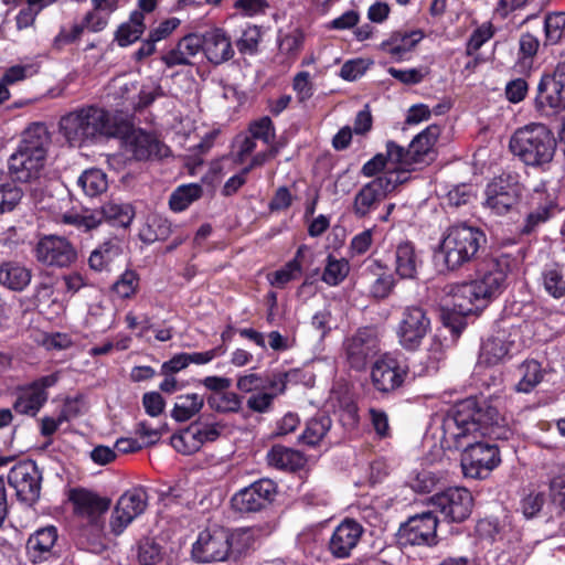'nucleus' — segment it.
<instances>
[{
    "instance_id": "nucleus-1",
    "label": "nucleus",
    "mask_w": 565,
    "mask_h": 565,
    "mask_svg": "<svg viewBox=\"0 0 565 565\" xmlns=\"http://www.w3.org/2000/svg\"><path fill=\"white\" fill-rule=\"evenodd\" d=\"M495 408H476V402L458 403L443 419L441 445L447 449H462L463 475L472 479H484L500 462V450L484 437L507 439L509 430L500 425Z\"/></svg>"
},
{
    "instance_id": "nucleus-2",
    "label": "nucleus",
    "mask_w": 565,
    "mask_h": 565,
    "mask_svg": "<svg viewBox=\"0 0 565 565\" xmlns=\"http://www.w3.org/2000/svg\"><path fill=\"white\" fill-rule=\"evenodd\" d=\"M507 278L508 266L492 260L475 280L449 287L448 296L454 309L467 316L484 308L505 289Z\"/></svg>"
},
{
    "instance_id": "nucleus-3",
    "label": "nucleus",
    "mask_w": 565,
    "mask_h": 565,
    "mask_svg": "<svg viewBox=\"0 0 565 565\" xmlns=\"http://www.w3.org/2000/svg\"><path fill=\"white\" fill-rule=\"evenodd\" d=\"M60 131L73 147H81L100 137L116 134L110 114L96 106H85L64 115L60 120Z\"/></svg>"
},
{
    "instance_id": "nucleus-4",
    "label": "nucleus",
    "mask_w": 565,
    "mask_h": 565,
    "mask_svg": "<svg viewBox=\"0 0 565 565\" xmlns=\"http://www.w3.org/2000/svg\"><path fill=\"white\" fill-rule=\"evenodd\" d=\"M509 148L524 164L543 167L554 158L556 139L545 124L530 122L512 134Z\"/></svg>"
},
{
    "instance_id": "nucleus-5",
    "label": "nucleus",
    "mask_w": 565,
    "mask_h": 565,
    "mask_svg": "<svg viewBox=\"0 0 565 565\" xmlns=\"http://www.w3.org/2000/svg\"><path fill=\"white\" fill-rule=\"evenodd\" d=\"M484 243L486 236L478 227L459 223L447 228L440 243L447 268L454 270L472 260Z\"/></svg>"
},
{
    "instance_id": "nucleus-6",
    "label": "nucleus",
    "mask_w": 565,
    "mask_h": 565,
    "mask_svg": "<svg viewBox=\"0 0 565 565\" xmlns=\"http://www.w3.org/2000/svg\"><path fill=\"white\" fill-rule=\"evenodd\" d=\"M439 134V127L431 125L418 134L412 140L407 149L398 146L394 141H387L388 160L397 163L396 172L402 177H406L407 180V174L415 170L417 164L427 161Z\"/></svg>"
},
{
    "instance_id": "nucleus-7",
    "label": "nucleus",
    "mask_w": 565,
    "mask_h": 565,
    "mask_svg": "<svg viewBox=\"0 0 565 565\" xmlns=\"http://www.w3.org/2000/svg\"><path fill=\"white\" fill-rule=\"evenodd\" d=\"M135 216V211L129 203L110 200L104 203L99 210L84 213L68 212L62 215L64 224L73 225L83 232L96 228L103 221L113 226L127 227Z\"/></svg>"
},
{
    "instance_id": "nucleus-8",
    "label": "nucleus",
    "mask_w": 565,
    "mask_h": 565,
    "mask_svg": "<svg viewBox=\"0 0 565 565\" xmlns=\"http://www.w3.org/2000/svg\"><path fill=\"white\" fill-rule=\"evenodd\" d=\"M406 181L396 170H388L365 183L354 195L352 212L358 218L367 217L398 184Z\"/></svg>"
},
{
    "instance_id": "nucleus-9",
    "label": "nucleus",
    "mask_w": 565,
    "mask_h": 565,
    "mask_svg": "<svg viewBox=\"0 0 565 565\" xmlns=\"http://www.w3.org/2000/svg\"><path fill=\"white\" fill-rule=\"evenodd\" d=\"M431 331V319L422 305H409L402 309L396 327L399 344L409 351L418 349Z\"/></svg>"
},
{
    "instance_id": "nucleus-10",
    "label": "nucleus",
    "mask_w": 565,
    "mask_h": 565,
    "mask_svg": "<svg viewBox=\"0 0 565 565\" xmlns=\"http://www.w3.org/2000/svg\"><path fill=\"white\" fill-rule=\"evenodd\" d=\"M409 374L406 359L393 353H384L375 360L371 369V382L381 393H394L401 388Z\"/></svg>"
},
{
    "instance_id": "nucleus-11",
    "label": "nucleus",
    "mask_w": 565,
    "mask_h": 565,
    "mask_svg": "<svg viewBox=\"0 0 565 565\" xmlns=\"http://www.w3.org/2000/svg\"><path fill=\"white\" fill-rule=\"evenodd\" d=\"M345 358L350 366L362 371L381 351L380 339L374 328H361L344 341Z\"/></svg>"
},
{
    "instance_id": "nucleus-12",
    "label": "nucleus",
    "mask_w": 565,
    "mask_h": 565,
    "mask_svg": "<svg viewBox=\"0 0 565 565\" xmlns=\"http://www.w3.org/2000/svg\"><path fill=\"white\" fill-rule=\"evenodd\" d=\"M8 482L20 501L31 504L40 498L42 472L35 461L22 460L10 469Z\"/></svg>"
},
{
    "instance_id": "nucleus-13",
    "label": "nucleus",
    "mask_w": 565,
    "mask_h": 565,
    "mask_svg": "<svg viewBox=\"0 0 565 565\" xmlns=\"http://www.w3.org/2000/svg\"><path fill=\"white\" fill-rule=\"evenodd\" d=\"M34 257L44 266L64 268L75 263L77 252L65 237L44 235L34 246Z\"/></svg>"
},
{
    "instance_id": "nucleus-14",
    "label": "nucleus",
    "mask_w": 565,
    "mask_h": 565,
    "mask_svg": "<svg viewBox=\"0 0 565 565\" xmlns=\"http://www.w3.org/2000/svg\"><path fill=\"white\" fill-rule=\"evenodd\" d=\"M232 546V535L223 527L204 530L193 544V557L201 563L223 562Z\"/></svg>"
},
{
    "instance_id": "nucleus-15",
    "label": "nucleus",
    "mask_w": 565,
    "mask_h": 565,
    "mask_svg": "<svg viewBox=\"0 0 565 565\" xmlns=\"http://www.w3.org/2000/svg\"><path fill=\"white\" fill-rule=\"evenodd\" d=\"M438 520L434 511L423 512L411 516L397 532L402 545H434L436 544Z\"/></svg>"
},
{
    "instance_id": "nucleus-16",
    "label": "nucleus",
    "mask_w": 565,
    "mask_h": 565,
    "mask_svg": "<svg viewBox=\"0 0 565 565\" xmlns=\"http://www.w3.org/2000/svg\"><path fill=\"white\" fill-rule=\"evenodd\" d=\"M148 494L141 487L127 490L117 501L110 519L114 534L119 535L147 508Z\"/></svg>"
},
{
    "instance_id": "nucleus-17",
    "label": "nucleus",
    "mask_w": 565,
    "mask_h": 565,
    "mask_svg": "<svg viewBox=\"0 0 565 565\" xmlns=\"http://www.w3.org/2000/svg\"><path fill=\"white\" fill-rule=\"evenodd\" d=\"M430 502L436 511L451 522L465 521L473 505L472 495L465 488H449L431 497Z\"/></svg>"
},
{
    "instance_id": "nucleus-18",
    "label": "nucleus",
    "mask_w": 565,
    "mask_h": 565,
    "mask_svg": "<svg viewBox=\"0 0 565 565\" xmlns=\"http://www.w3.org/2000/svg\"><path fill=\"white\" fill-rule=\"evenodd\" d=\"M486 205L497 214H504L518 204L522 185L511 174L500 175L487 186Z\"/></svg>"
},
{
    "instance_id": "nucleus-19",
    "label": "nucleus",
    "mask_w": 565,
    "mask_h": 565,
    "mask_svg": "<svg viewBox=\"0 0 565 565\" xmlns=\"http://www.w3.org/2000/svg\"><path fill=\"white\" fill-rule=\"evenodd\" d=\"M535 108L545 116H553L565 109V87L555 70L552 75L541 77L535 97Z\"/></svg>"
},
{
    "instance_id": "nucleus-20",
    "label": "nucleus",
    "mask_w": 565,
    "mask_h": 565,
    "mask_svg": "<svg viewBox=\"0 0 565 565\" xmlns=\"http://www.w3.org/2000/svg\"><path fill=\"white\" fill-rule=\"evenodd\" d=\"M275 493V483L269 479H260L235 493L232 505L239 512H256L266 508Z\"/></svg>"
},
{
    "instance_id": "nucleus-21",
    "label": "nucleus",
    "mask_w": 565,
    "mask_h": 565,
    "mask_svg": "<svg viewBox=\"0 0 565 565\" xmlns=\"http://www.w3.org/2000/svg\"><path fill=\"white\" fill-rule=\"evenodd\" d=\"M530 212L521 230L523 234H531L536 227L550 220L557 210L556 198L550 193L544 184L536 186L529 198Z\"/></svg>"
},
{
    "instance_id": "nucleus-22",
    "label": "nucleus",
    "mask_w": 565,
    "mask_h": 565,
    "mask_svg": "<svg viewBox=\"0 0 565 565\" xmlns=\"http://www.w3.org/2000/svg\"><path fill=\"white\" fill-rule=\"evenodd\" d=\"M363 526L355 520H343L332 532L328 548L337 558L349 557L363 535Z\"/></svg>"
},
{
    "instance_id": "nucleus-23",
    "label": "nucleus",
    "mask_w": 565,
    "mask_h": 565,
    "mask_svg": "<svg viewBox=\"0 0 565 565\" xmlns=\"http://www.w3.org/2000/svg\"><path fill=\"white\" fill-rule=\"evenodd\" d=\"M201 36L202 52L213 65H221L233 58L235 51L231 36L221 28L211 29Z\"/></svg>"
},
{
    "instance_id": "nucleus-24",
    "label": "nucleus",
    "mask_w": 565,
    "mask_h": 565,
    "mask_svg": "<svg viewBox=\"0 0 565 565\" xmlns=\"http://www.w3.org/2000/svg\"><path fill=\"white\" fill-rule=\"evenodd\" d=\"M46 158L17 149L9 158L8 166L11 177L20 182H30L42 175Z\"/></svg>"
},
{
    "instance_id": "nucleus-25",
    "label": "nucleus",
    "mask_w": 565,
    "mask_h": 565,
    "mask_svg": "<svg viewBox=\"0 0 565 565\" xmlns=\"http://www.w3.org/2000/svg\"><path fill=\"white\" fill-rule=\"evenodd\" d=\"M201 36L190 33L179 40L177 45L161 56V61L169 68L192 65L193 60L202 52Z\"/></svg>"
},
{
    "instance_id": "nucleus-26",
    "label": "nucleus",
    "mask_w": 565,
    "mask_h": 565,
    "mask_svg": "<svg viewBox=\"0 0 565 565\" xmlns=\"http://www.w3.org/2000/svg\"><path fill=\"white\" fill-rule=\"evenodd\" d=\"M511 332L499 330L483 342L480 359L488 365H494L503 361L512 351L514 340Z\"/></svg>"
},
{
    "instance_id": "nucleus-27",
    "label": "nucleus",
    "mask_w": 565,
    "mask_h": 565,
    "mask_svg": "<svg viewBox=\"0 0 565 565\" xmlns=\"http://www.w3.org/2000/svg\"><path fill=\"white\" fill-rule=\"evenodd\" d=\"M127 151L138 160L148 159L152 156H163L162 146L150 134L141 129H132L125 137Z\"/></svg>"
},
{
    "instance_id": "nucleus-28",
    "label": "nucleus",
    "mask_w": 565,
    "mask_h": 565,
    "mask_svg": "<svg viewBox=\"0 0 565 565\" xmlns=\"http://www.w3.org/2000/svg\"><path fill=\"white\" fill-rule=\"evenodd\" d=\"M70 500L73 502L77 514L89 519H95L105 513L110 505L108 499L85 489H73L70 493Z\"/></svg>"
},
{
    "instance_id": "nucleus-29",
    "label": "nucleus",
    "mask_w": 565,
    "mask_h": 565,
    "mask_svg": "<svg viewBox=\"0 0 565 565\" xmlns=\"http://www.w3.org/2000/svg\"><path fill=\"white\" fill-rule=\"evenodd\" d=\"M57 540V531L54 526H46L33 533L26 542V552L32 563H41L47 559Z\"/></svg>"
},
{
    "instance_id": "nucleus-30",
    "label": "nucleus",
    "mask_w": 565,
    "mask_h": 565,
    "mask_svg": "<svg viewBox=\"0 0 565 565\" xmlns=\"http://www.w3.org/2000/svg\"><path fill=\"white\" fill-rule=\"evenodd\" d=\"M362 278L369 281V294L373 298L384 299L393 290L395 280L392 274L385 271L376 260L372 262Z\"/></svg>"
},
{
    "instance_id": "nucleus-31",
    "label": "nucleus",
    "mask_w": 565,
    "mask_h": 565,
    "mask_svg": "<svg viewBox=\"0 0 565 565\" xmlns=\"http://www.w3.org/2000/svg\"><path fill=\"white\" fill-rule=\"evenodd\" d=\"M504 540L498 548L501 553L498 561L501 565H521L527 557L526 548L521 544V534L519 531L509 529L504 531Z\"/></svg>"
},
{
    "instance_id": "nucleus-32",
    "label": "nucleus",
    "mask_w": 565,
    "mask_h": 565,
    "mask_svg": "<svg viewBox=\"0 0 565 565\" xmlns=\"http://www.w3.org/2000/svg\"><path fill=\"white\" fill-rule=\"evenodd\" d=\"M50 143L51 136L46 126L35 122L24 130L18 148L46 158Z\"/></svg>"
},
{
    "instance_id": "nucleus-33",
    "label": "nucleus",
    "mask_w": 565,
    "mask_h": 565,
    "mask_svg": "<svg viewBox=\"0 0 565 565\" xmlns=\"http://www.w3.org/2000/svg\"><path fill=\"white\" fill-rule=\"evenodd\" d=\"M422 258L411 242H402L395 249V271L401 278L413 279L422 265Z\"/></svg>"
},
{
    "instance_id": "nucleus-34",
    "label": "nucleus",
    "mask_w": 565,
    "mask_h": 565,
    "mask_svg": "<svg viewBox=\"0 0 565 565\" xmlns=\"http://www.w3.org/2000/svg\"><path fill=\"white\" fill-rule=\"evenodd\" d=\"M32 278L31 269L18 262H3L0 265V285L13 290H24Z\"/></svg>"
},
{
    "instance_id": "nucleus-35",
    "label": "nucleus",
    "mask_w": 565,
    "mask_h": 565,
    "mask_svg": "<svg viewBox=\"0 0 565 565\" xmlns=\"http://www.w3.org/2000/svg\"><path fill=\"white\" fill-rule=\"evenodd\" d=\"M420 32L395 33L390 40L383 42L381 47L396 61H401L422 40Z\"/></svg>"
},
{
    "instance_id": "nucleus-36",
    "label": "nucleus",
    "mask_w": 565,
    "mask_h": 565,
    "mask_svg": "<svg viewBox=\"0 0 565 565\" xmlns=\"http://www.w3.org/2000/svg\"><path fill=\"white\" fill-rule=\"evenodd\" d=\"M47 393L36 392L31 385L20 390L13 409L21 415L35 416L47 401Z\"/></svg>"
},
{
    "instance_id": "nucleus-37",
    "label": "nucleus",
    "mask_w": 565,
    "mask_h": 565,
    "mask_svg": "<svg viewBox=\"0 0 565 565\" xmlns=\"http://www.w3.org/2000/svg\"><path fill=\"white\" fill-rule=\"evenodd\" d=\"M270 466L280 470H297L305 463L301 452L280 445L274 446L267 454Z\"/></svg>"
},
{
    "instance_id": "nucleus-38",
    "label": "nucleus",
    "mask_w": 565,
    "mask_h": 565,
    "mask_svg": "<svg viewBox=\"0 0 565 565\" xmlns=\"http://www.w3.org/2000/svg\"><path fill=\"white\" fill-rule=\"evenodd\" d=\"M145 29V15L142 12L132 11L129 20L118 26L115 33V40L119 46H128L140 39Z\"/></svg>"
},
{
    "instance_id": "nucleus-39",
    "label": "nucleus",
    "mask_w": 565,
    "mask_h": 565,
    "mask_svg": "<svg viewBox=\"0 0 565 565\" xmlns=\"http://www.w3.org/2000/svg\"><path fill=\"white\" fill-rule=\"evenodd\" d=\"M172 232L171 223L161 215H150L139 232L143 243L151 244L167 239Z\"/></svg>"
},
{
    "instance_id": "nucleus-40",
    "label": "nucleus",
    "mask_w": 565,
    "mask_h": 565,
    "mask_svg": "<svg viewBox=\"0 0 565 565\" xmlns=\"http://www.w3.org/2000/svg\"><path fill=\"white\" fill-rule=\"evenodd\" d=\"M204 405L203 396L198 393H189L177 397L171 416L177 422H186L196 415Z\"/></svg>"
},
{
    "instance_id": "nucleus-41",
    "label": "nucleus",
    "mask_w": 565,
    "mask_h": 565,
    "mask_svg": "<svg viewBox=\"0 0 565 565\" xmlns=\"http://www.w3.org/2000/svg\"><path fill=\"white\" fill-rule=\"evenodd\" d=\"M120 254V246L116 239H108L95 248L88 258V265L93 270L103 271Z\"/></svg>"
},
{
    "instance_id": "nucleus-42",
    "label": "nucleus",
    "mask_w": 565,
    "mask_h": 565,
    "mask_svg": "<svg viewBox=\"0 0 565 565\" xmlns=\"http://www.w3.org/2000/svg\"><path fill=\"white\" fill-rule=\"evenodd\" d=\"M202 193V186L198 183L180 185L170 195L169 205L172 211L182 212L199 200Z\"/></svg>"
},
{
    "instance_id": "nucleus-43",
    "label": "nucleus",
    "mask_w": 565,
    "mask_h": 565,
    "mask_svg": "<svg viewBox=\"0 0 565 565\" xmlns=\"http://www.w3.org/2000/svg\"><path fill=\"white\" fill-rule=\"evenodd\" d=\"M542 285L548 296L554 299L565 297V273L559 265L545 267L542 271Z\"/></svg>"
},
{
    "instance_id": "nucleus-44",
    "label": "nucleus",
    "mask_w": 565,
    "mask_h": 565,
    "mask_svg": "<svg viewBox=\"0 0 565 565\" xmlns=\"http://www.w3.org/2000/svg\"><path fill=\"white\" fill-rule=\"evenodd\" d=\"M519 372L521 377L516 384V390L522 393H530L542 382L544 376L541 364L535 360L523 362L519 367Z\"/></svg>"
},
{
    "instance_id": "nucleus-45",
    "label": "nucleus",
    "mask_w": 565,
    "mask_h": 565,
    "mask_svg": "<svg viewBox=\"0 0 565 565\" xmlns=\"http://www.w3.org/2000/svg\"><path fill=\"white\" fill-rule=\"evenodd\" d=\"M206 402L211 409L221 414L238 413L243 404L242 397L230 391L212 393Z\"/></svg>"
},
{
    "instance_id": "nucleus-46",
    "label": "nucleus",
    "mask_w": 565,
    "mask_h": 565,
    "mask_svg": "<svg viewBox=\"0 0 565 565\" xmlns=\"http://www.w3.org/2000/svg\"><path fill=\"white\" fill-rule=\"evenodd\" d=\"M332 420L327 415H318L307 422L306 428L300 439L309 445H318L331 428Z\"/></svg>"
},
{
    "instance_id": "nucleus-47",
    "label": "nucleus",
    "mask_w": 565,
    "mask_h": 565,
    "mask_svg": "<svg viewBox=\"0 0 565 565\" xmlns=\"http://www.w3.org/2000/svg\"><path fill=\"white\" fill-rule=\"evenodd\" d=\"M350 273V264L344 258L329 255L321 276V280L329 286L340 285Z\"/></svg>"
},
{
    "instance_id": "nucleus-48",
    "label": "nucleus",
    "mask_w": 565,
    "mask_h": 565,
    "mask_svg": "<svg viewBox=\"0 0 565 565\" xmlns=\"http://www.w3.org/2000/svg\"><path fill=\"white\" fill-rule=\"evenodd\" d=\"M86 195L96 196L108 186L106 174L99 169H89L84 171L77 181Z\"/></svg>"
},
{
    "instance_id": "nucleus-49",
    "label": "nucleus",
    "mask_w": 565,
    "mask_h": 565,
    "mask_svg": "<svg viewBox=\"0 0 565 565\" xmlns=\"http://www.w3.org/2000/svg\"><path fill=\"white\" fill-rule=\"evenodd\" d=\"M163 95L164 93L160 83L154 79H149L142 84L137 96H134L131 99L127 98V100H129V106L137 110L148 107Z\"/></svg>"
},
{
    "instance_id": "nucleus-50",
    "label": "nucleus",
    "mask_w": 565,
    "mask_h": 565,
    "mask_svg": "<svg viewBox=\"0 0 565 565\" xmlns=\"http://www.w3.org/2000/svg\"><path fill=\"white\" fill-rule=\"evenodd\" d=\"M139 286V275L132 269H126L114 282L113 291L120 299H129L137 294Z\"/></svg>"
},
{
    "instance_id": "nucleus-51",
    "label": "nucleus",
    "mask_w": 565,
    "mask_h": 565,
    "mask_svg": "<svg viewBox=\"0 0 565 565\" xmlns=\"http://www.w3.org/2000/svg\"><path fill=\"white\" fill-rule=\"evenodd\" d=\"M23 191L14 183L0 184V215L12 212L21 202Z\"/></svg>"
},
{
    "instance_id": "nucleus-52",
    "label": "nucleus",
    "mask_w": 565,
    "mask_h": 565,
    "mask_svg": "<svg viewBox=\"0 0 565 565\" xmlns=\"http://www.w3.org/2000/svg\"><path fill=\"white\" fill-rule=\"evenodd\" d=\"M544 31L546 42L556 44L565 32V12H554L545 17Z\"/></svg>"
},
{
    "instance_id": "nucleus-53",
    "label": "nucleus",
    "mask_w": 565,
    "mask_h": 565,
    "mask_svg": "<svg viewBox=\"0 0 565 565\" xmlns=\"http://www.w3.org/2000/svg\"><path fill=\"white\" fill-rule=\"evenodd\" d=\"M260 40V29L256 25H249L242 32V35L236 41V46L241 54L253 55L258 51Z\"/></svg>"
},
{
    "instance_id": "nucleus-54",
    "label": "nucleus",
    "mask_w": 565,
    "mask_h": 565,
    "mask_svg": "<svg viewBox=\"0 0 565 565\" xmlns=\"http://www.w3.org/2000/svg\"><path fill=\"white\" fill-rule=\"evenodd\" d=\"M512 529L510 525H500L497 520L483 519L477 524V532L480 537L488 539L495 543H501L504 540V531Z\"/></svg>"
},
{
    "instance_id": "nucleus-55",
    "label": "nucleus",
    "mask_w": 565,
    "mask_h": 565,
    "mask_svg": "<svg viewBox=\"0 0 565 565\" xmlns=\"http://www.w3.org/2000/svg\"><path fill=\"white\" fill-rule=\"evenodd\" d=\"M249 132L254 139L270 145L275 138L274 122L268 116H264L249 124Z\"/></svg>"
},
{
    "instance_id": "nucleus-56",
    "label": "nucleus",
    "mask_w": 565,
    "mask_h": 565,
    "mask_svg": "<svg viewBox=\"0 0 565 565\" xmlns=\"http://www.w3.org/2000/svg\"><path fill=\"white\" fill-rule=\"evenodd\" d=\"M194 429H191V426L188 427L179 435H174L171 438L172 447L184 455H190L200 449V441L195 439V435L193 434Z\"/></svg>"
},
{
    "instance_id": "nucleus-57",
    "label": "nucleus",
    "mask_w": 565,
    "mask_h": 565,
    "mask_svg": "<svg viewBox=\"0 0 565 565\" xmlns=\"http://www.w3.org/2000/svg\"><path fill=\"white\" fill-rule=\"evenodd\" d=\"M494 35L493 26L491 23H483L478 26L470 35L467 45L466 54L472 56L486 42Z\"/></svg>"
},
{
    "instance_id": "nucleus-58",
    "label": "nucleus",
    "mask_w": 565,
    "mask_h": 565,
    "mask_svg": "<svg viewBox=\"0 0 565 565\" xmlns=\"http://www.w3.org/2000/svg\"><path fill=\"white\" fill-rule=\"evenodd\" d=\"M397 167V163L391 162L388 160L387 152L385 154L377 153L363 164L361 172L364 177L371 178L382 170H385L384 172H387L388 170H394Z\"/></svg>"
},
{
    "instance_id": "nucleus-59",
    "label": "nucleus",
    "mask_w": 565,
    "mask_h": 565,
    "mask_svg": "<svg viewBox=\"0 0 565 565\" xmlns=\"http://www.w3.org/2000/svg\"><path fill=\"white\" fill-rule=\"evenodd\" d=\"M292 89L300 103H303L313 95V83L309 72L302 71L295 75L292 79Z\"/></svg>"
},
{
    "instance_id": "nucleus-60",
    "label": "nucleus",
    "mask_w": 565,
    "mask_h": 565,
    "mask_svg": "<svg viewBox=\"0 0 565 565\" xmlns=\"http://www.w3.org/2000/svg\"><path fill=\"white\" fill-rule=\"evenodd\" d=\"M300 274L296 262H288L282 268L269 276V281L274 287L282 288L289 281L297 279Z\"/></svg>"
},
{
    "instance_id": "nucleus-61",
    "label": "nucleus",
    "mask_w": 565,
    "mask_h": 565,
    "mask_svg": "<svg viewBox=\"0 0 565 565\" xmlns=\"http://www.w3.org/2000/svg\"><path fill=\"white\" fill-rule=\"evenodd\" d=\"M288 376L287 372H274L264 376L263 390L274 394V398L282 395L287 388Z\"/></svg>"
},
{
    "instance_id": "nucleus-62",
    "label": "nucleus",
    "mask_w": 565,
    "mask_h": 565,
    "mask_svg": "<svg viewBox=\"0 0 565 565\" xmlns=\"http://www.w3.org/2000/svg\"><path fill=\"white\" fill-rule=\"evenodd\" d=\"M302 44L303 33L300 30H294L279 40V50L286 55L295 56L301 50Z\"/></svg>"
},
{
    "instance_id": "nucleus-63",
    "label": "nucleus",
    "mask_w": 565,
    "mask_h": 565,
    "mask_svg": "<svg viewBox=\"0 0 565 565\" xmlns=\"http://www.w3.org/2000/svg\"><path fill=\"white\" fill-rule=\"evenodd\" d=\"M274 399V394L260 390L258 393L252 394L246 404L252 412L264 414L271 409Z\"/></svg>"
},
{
    "instance_id": "nucleus-64",
    "label": "nucleus",
    "mask_w": 565,
    "mask_h": 565,
    "mask_svg": "<svg viewBox=\"0 0 565 565\" xmlns=\"http://www.w3.org/2000/svg\"><path fill=\"white\" fill-rule=\"evenodd\" d=\"M548 490L553 504L565 512V473L554 476L550 480Z\"/></svg>"
}]
</instances>
